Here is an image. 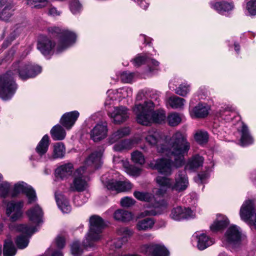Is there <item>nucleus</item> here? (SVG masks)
I'll list each match as a JSON object with an SVG mask.
<instances>
[{"instance_id":"63","label":"nucleus","mask_w":256,"mask_h":256,"mask_svg":"<svg viewBox=\"0 0 256 256\" xmlns=\"http://www.w3.org/2000/svg\"><path fill=\"white\" fill-rule=\"evenodd\" d=\"M122 142L125 149H130L132 148V142L130 140H124Z\"/></svg>"},{"instance_id":"4","label":"nucleus","mask_w":256,"mask_h":256,"mask_svg":"<svg viewBox=\"0 0 256 256\" xmlns=\"http://www.w3.org/2000/svg\"><path fill=\"white\" fill-rule=\"evenodd\" d=\"M48 31L54 36H58L59 38L56 47L58 52L63 50L76 42V34L68 30L54 26L49 28Z\"/></svg>"},{"instance_id":"29","label":"nucleus","mask_w":256,"mask_h":256,"mask_svg":"<svg viewBox=\"0 0 256 256\" xmlns=\"http://www.w3.org/2000/svg\"><path fill=\"white\" fill-rule=\"evenodd\" d=\"M50 144V138L48 135H44L36 148V152L40 156L45 154L48 151Z\"/></svg>"},{"instance_id":"7","label":"nucleus","mask_w":256,"mask_h":256,"mask_svg":"<svg viewBox=\"0 0 256 256\" xmlns=\"http://www.w3.org/2000/svg\"><path fill=\"white\" fill-rule=\"evenodd\" d=\"M82 170L77 169L74 173L72 182L70 184L68 191L70 192H82L88 187V184L83 173Z\"/></svg>"},{"instance_id":"49","label":"nucleus","mask_w":256,"mask_h":256,"mask_svg":"<svg viewBox=\"0 0 256 256\" xmlns=\"http://www.w3.org/2000/svg\"><path fill=\"white\" fill-rule=\"evenodd\" d=\"M17 230L27 234H32L34 232L36 228L28 226L27 224H21L17 226Z\"/></svg>"},{"instance_id":"55","label":"nucleus","mask_w":256,"mask_h":256,"mask_svg":"<svg viewBox=\"0 0 256 256\" xmlns=\"http://www.w3.org/2000/svg\"><path fill=\"white\" fill-rule=\"evenodd\" d=\"M246 8L250 15H256V1H248Z\"/></svg>"},{"instance_id":"22","label":"nucleus","mask_w":256,"mask_h":256,"mask_svg":"<svg viewBox=\"0 0 256 256\" xmlns=\"http://www.w3.org/2000/svg\"><path fill=\"white\" fill-rule=\"evenodd\" d=\"M102 156L100 152L96 151L92 152L85 160V164L94 168H98L101 164Z\"/></svg>"},{"instance_id":"16","label":"nucleus","mask_w":256,"mask_h":256,"mask_svg":"<svg viewBox=\"0 0 256 256\" xmlns=\"http://www.w3.org/2000/svg\"><path fill=\"white\" fill-rule=\"evenodd\" d=\"M26 214L30 222L37 225L42 222V218L44 212L42 208L38 204H36L28 209L26 212Z\"/></svg>"},{"instance_id":"6","label":"nucleus","mask_w":256,"mask_h":256,"mask_svg":"<svg viewBox=\"0 0 256 256\" xmlns=\"http://www.w3.org/2000/svg\"><path fill=\"white\" fill-rule=\"evenodd\" d=\"M90 230L87 238V242H96L100 238V234L104 226L102 218L98 216H92L90 218Z\"/></svg>"},{"instance_id":"45","label":"nucleus","mask_w":256,"mask_h":256,"mask_svg":"<svg viewBox=\"0 0 256 256\" xmlns=\"http://www.w3.org/2000/svg\"><path fill=\"white\" fill-rule=\"evenodd\" d=\"M132 160L136 164H142L145 162L142 154L138 151H135L132 153Z\"/></svg>"},{"instance_id":"64","label":"nucleus","mask_w":256,"mask_h":256,"mask_svg":"<svg viewBox=\"0 0 256 256\" xmlns=\"http://www.w3.org/2000/svg\"><path fill=\"white\" fill-rule=\"evenodd\" d=\"M114 148L116 151H121L125 149L122 141L115 144Z\"/></svg>"},{"instance_id":"62","label":"nucleus","mask_w":256,"mask_h":256,"mask_svg":"<svg viewBox=\"0 0 256 256\" xmlns=\"http://www.w3.org/2000/svg\"><path fill=\"white\" fill-rule=\"evenodd\" d=\"M150 63L154 68L149 66V70L150 72H153L154 70H158V67L159 66V62L154 59L151 58L148 60V64Z\"/></svg>"},{"instance_id":"13","label":"nucleus","mask_w":256,"mask_h":256,"mask_svg":"<svg viewBox=\"0 0 256 256\" xmlns=\"http://www.w3.org/2000/svg\"><path fill=\"white\" fill-rule=\"evenodd\" d=\"M0 19L8 21L13 16L15 10L14 4L10 1H0Z\"/></svg>"},{"instance_id":"17","label":"nucleus","mask_w":256,"mask_h":256,"mask_svg":"<svg viewBox=\"0 0 256 256\" xmlns=\"http://www.w3.org/2000/svg\"><path fill=\"white\" fill-rule=\"evenodd\" d=\"M192 216V211L190 208L177 206L171 210L170 216L175 220L188 218Z\"/></svg>"},{"instance_id":"47","label":"nucleus","mask_w":256,"mask_h":256,"mask_svg":"<svg viewBox=\"0 0 256 256\" xmlns=\"http://www.w3.org/2000/svg\"><path fill=\"white\" fill-rule=\"evenodd\" d=\"M26 4L32 8L40 9L47 6L48 2V1H28Z\"/></svg>"},{"instance_id":"20","label":"nucleus","mask_w":256,"mask_h":256,"mask_svg":"<svg viewBox=\"0 0 256 256\" xmlns=\"http://www.w3.org/2000/svg\"><path fill=\"white\" fill-rule=\"evenodd\" d=\"M225 237L228 242L234 244L240 242L241 234L236 226H232L226 230Z\"/></svg>"},{"instance_id":"59","label":"nucleus","mask_w":256,"mask_h":256,"mask_svg":"<svg viewBox=\"0 0 256 256\" xmlns=\"http://www.w3.org/2000/svg\"><path fill=\"white\" fill-rule=\"evenodd\" d=\"M136 201L132 198L125 197L120 200V204L124 207H130L134 205Z\"/></svg>"},{"instance_id":"14","label":"nucleus","mask_w":256,"mask_h":256,"mask_svg":"<svg viewBox=\"0 0 256 256\" xmlns=\"http://www.w3.org/2000/svg\"><path fill=\"white\" fill-rule=\"evenodd\" d=\"M168 204L164 200H161L158 201H155L152 204V208L146 210L141 213L142 216H154L160 214L162 212L164 209L166 208Z\"/></svg>"},{"instance_id":"38","label":"nucleus","mask_w":256,"mask_h":256,"mask_svg":"<svg viewBox=\"0 0 256 256\" xmlns=\"http://www.w3.org/2000/svg\"><path fill=\"white\" fill-rule=\"evenodd\" d=\"M214 6L216 10L221 12L231 10L233 6L232 3L228 2L227 1H218Z\"/></svg>"},{"instance_id":"8","label":"nucleus","mask_w":256,"mask_h":256,"mask_svg":"<svg viewBox=\"0 0 256 256\" xmlns=\"http://www.w3.org/2000/svg\"><path fill=\"white\" fill-rule=\"evenodd\" d=\"M23 206V201L17 202L12 201L8 204L6 214L8 216H10L11 221L15 222L22 216Z\"/></svg>"},{"instance_id":"44","label":"nucleus","mask_w":256,"mask_h":256,"mask_svg":"<svg viewBox=\"0 0 256 256\" xmlns=\"http://www.w3.org/2000/svg\"><path fill=\"white\" fill-rule=\"evenodd\" d=\"M181 118L177 113H172L168 116V121L170 126H175L181 122Z\"/></svg>"},{"instance_id":"11","label":"nucleus","mask_w":256,"mask_h":256,"mask_svg":"<svg viewBox=\"0 0 256 256\" xmlns=\"http://www.w3.org/2000/svg\"><path fill=\"white\" fill-rule=\"evenodd\" d=\"M107 134L108 126L106 122L98 124L90 132V138L95 142L104 139Z\"/></svg>"},{"instance_id":"34","label":"nucleus","mask_w":256,"mask_h":256,"mask_svg":"<svg viewBox=\"0 0 256 256\" xmlns=\"http://www.w3.org/2000/svg\"><path fill=\"white\" fill-rule=\"evenodd\" d=\"M66 148L62 142H56L54 146L52 156L54 158H62L64 156Z\"/></svg>"},{"instance_id":"3","label":"nucleus","mask_w":256,"mask_h":256,"mask_svg":"<svg viewBox=\"0 0 256 256\" xmlns=\"http://www.w3.org/2000/svg\"><path fill=\"white\" fill-rule=\"evenodd\" d=\"M154 104L152 100L145 102L144 104H136L134 108V111L136 116V121L138 123L148 126L152 122L162 124L166 120L164 110H154Z\"/></svg>"},{"instance_id":"15","label":"nucleus","mask_w":256,"mask_h":256,"mask_svg":"<svg viewBox=\"0 0 256 256\" xmlns=\"http://www.w3.org/2000/svg\"><path fill=\"white\" fill-rule=\"evenodd\" d=\"M79 116L80 114L76 110L66 112L62 116L60 124L66 129L70 130L74 125Z\"/></svg>"},{"instance_id":"1","label":"nucleus","mask_w":256,"mask_h":256,"mask_svg":"<svg viewBox=\"0 0 256 256\" xmlns=\"http://www.w3.org/2000/svg\"><path fill=\"white\" fill-rule=\"evenodd\" d=\"M170 149L163 153L171 159L162 158L157 160L154 163L151 162L150 166L163 175L170 176L172 172V166L176 168L182 166L184 163V156L187 155L190 149V143L185 134L180 131L174 134L170 139Z\"/></svg>"},{"instance_id":"58","label":"nucleus","mask_w":256,"mask_h":256,"mask_svg":"<svg viewBox=\"0 0 256 256\" xmlns=\"http://www.w3.org/2000/svg\"><path fill=\"white\" fill-rule=\"evenodd\" d=\"M56 246L59 249L63 248L66 244V237L62 235H58L55 239Z\"/></svg>"},{"instance_id":"27","label":"nucleus","mask_w":256,"mask_h":256,"mask_svg":"<svg viewBox=\"0 0 256 256\" xmlns=\"http://www.w3.org/2000/svg\"><path fill=\"white\" fill-rule=\"evenodd\" d=\"M52 138L54 140H64L66 136V132L64 128L57 124L52 127L50 132Z\"/></svg>"},{"instance_id":"18","label":"nucleus","mask_w":256,"mask_h":256,"mask_svg":"<svg viewBox=\"0 0 256 256\" xmlns=\"http://www.w3.org/2000/svg\"><path fill=\"white\" fill-rule=\"evenodd\" d=\"M188 177L185 172H179L175 178V183L172 184V190L180 192L185 190L188 185Z\"/></svg>"},{"instance_id":"23","label":"nucleus","mask_w":256,"mask_h":256,"mask_svg":"<svg viewBox=\"0 0 256 256\" xmlns=\"http://www.w3.org/2000/svg\"><path fill=\"white\" fill-rule=\"evenodd\" d=\"M73 169L72 164L70 163L66 164L60 166L56 170V174L57 177L64 179L71 175Z\"/></svg>"},{"instance_id":"25","label":"nucleus","mask_w":256,"mask_h":256,"mask_svg":"<svg viewBox=\"0 0 256 256\" xmlns=\"http://www.w3.org/2000/svg\"><path fill=\"white\" fill-rule=\"evenodd\" d=\"M114 218L116 220L127 222L132 220V214L128 210L123 209H118L114 212Z\"/></svg>"},{"instance_id":"52","label":"nucleus","mask_w":256,"mask_h":256,"mask_svg":"<svg viewBox=\"0 0 256 256\" xmlns=\"http://www.w3.org/2000/svg\"><path fill=\"white\" fill-rule=\"evenodd\" d=\"M126 172L130 175L138 176L140 175L142 169L134 166H129L126 167Z\"/></svg>"},{"instance_id":"36","label":"nucleus","mask_w":256,"mask_h":256,"mask_svg":"<svg viewBox=\"0 0 256 256\" xmlns=\"http://www.w3.org/2000/svg\"><path fill=\"white\" fill-rule=\"evenodd\" d=\"M134 196L138 200L150 202L154 198V195L148 192L135 191L134 192Z\"/></svg>"},{"instance_id":"28","label":"nucleus","mask_w":256,"mask_h":256,"mask_svg":"<svg viewBox=\"0 0 256 256\" xmlns=\"http://www.w3.org/2000/svg\"><path fill=\"white\" fill-rule=\"evenodd\" d=\"M17 252V250L10 239L4 240L3 247V256H14Z\"/></svg>"},{"instance_id":"31","label":"nucleus","mask_w":256,"mask_h":256,"mask_svg":"<svg viewBox=\"0 0 256 256\" xmlns=\"http://www.w3.org/2000/svg\"><path fill=\"white\" fill-rule=\"evenodd\" d=\"M198 240V248L200 250H204L214 243L212 240L204 234H200Z\"/></svg>"},{"instance_id":"19","label":"nucleus","mask_w":256,"mask_h":256,"mask_svg":"<svg viewBox=\"0 0 256 256\" xmlns=\"http://www.w3.org/2000/svg\"><path fill=\"white\" fill-rule=\"evenodd\" d=\"M108 116L113 118L115 124H119L124 122L128 118L127 108L124 107L116 108L112 113H108Z\"/></svg>"},{"instance_id":"41","label":"nucleus","mask_w":256,"mask_h":256,"mask_svg":"<svg viewBox=\"0 0 256 256\" xmlns=\"http://www.w3.org/2000/svg\"><path fill=\"white\" fill-rule=\"evenodd\" d=\"M11 186L10 184L4 182L0 184V196L4 198L8 197L10 195Z\"/></svg>"},{"instance_id":"60","label":"nucleus","mask_w":256,"mask_h":256,"mask_svg":"<svg viewBox=\"0 0 256 256\" xmlns=\"http://www.w3.org/2000/svg\"><path fill=\"white\" fill-rule=\"evenodd\" d=\"M70 5V10L73 14H76L79 12L81 8V4L79 1H71Z\"/></svg>"},{"instance_id":"9","label":"nucleus","mask_w":256,"mask_h":256,"mask_svg":"<svg viewBox=\"0 0 256 256\" xmlns=\"http://www.w3.org/2000/svg\"><path fill=\"white\" fill-rule=\"evenodd\" d=\"M240 216L242 220L256 222V212L254 200H248L242 204L240 210Z\"/></svg>"},{"instance_id":"43","label":"nucleus","mask_w":256,"mask_h":256,"mask_svg":"<svg viewBox=\"0 0 256 256\" xmlns=\"http://www.w3.org/2000/svg\"><path fill=\"white\" fill-rule=\"evenodd\" d=\"M228 224L227 220H222L215 221L210 226V229L212 232H218L225 228Z\"/></svg>"},{"instance_id":"24","label":"nucleus","mask_w":256,"mask_h":256,"mask_svg":"<svg viewBox=\"0 0 256 256\" xmlns=\"http://www.w3.org/2000/svg\"><path fill=\"white\" fill-rule=\"evenodd\" d=\"M55 198L58 207L64 212L68 213L70 211L69 201L63 194H56Z\"/></svg>"},{"instance_id":"37","label":"nucleus","mask_w":256,"mask_h":256,"mask_svg":"<svg viewBox=\"0 0 256 256\" xmlns=\"http://www.w3.org/2000/svg\"><path fill=\"white\" fill-rule=\"evenodd\" d=\"M156 181L160 186L172 190L173 183L172 179L166 176H158L156 178Z\"/></svg>"},{"instance_id":"46","label":"nucleus","mask_w":256,"mask_h":256,"mask_svg":"<svg viewBox=\"0 0 256 256\" xmlns=\"http://www.w3.org/2000/svg\"><path fill=\"white\" fill-rule=\"evenodd\" d=\"M83 252L79 242H74L71 245V252L74 256H80Z\"/></svg>"},{"instance_id":"12","label":"nucleus","mask_w":256,"mask_h":256,"mask_svg":"<svg viewBox=\"0 0 256 256\" xmlns=\"http://www.w3.org/2000/svg\"><path fill=\"white\" fill-rule=\"evenodd\" d=\"M106 186L109 190H116L120 192L130 190L132 187V184L126 181L111 180L107 182Z\"/></svg>"},{"instance_id":"39","label":"nucleus","mask_w":256,"mask_h":256,"mask_svg":"<svg viewBox=\"0 0 256 256\" xmlns=\"http://www.w3.org/2000/svg\"><path fill=\"white\" fill-rule=\"evenodd\" d=\"M24 194L27 197L28 204H31L35 202L37 200L36 192L30 186H26L25 189H24Z\"/></svg>"},{"instance_id":"35","label":"nucleus","mask_w":256,"mask_h":256,"mask_svg":"<svg viewBox=\"0 0 256 256\" xmlns=\"http://www.w3.org/2000/svg\"><path fill=\"white\" fill-rule=\"evenodd\" d=\"M185 100L183 98L174 96L169 98L168 102L173 108H182Z\"/></svg>"},{"instance_id":"50","label":"nucleus","mask_w":256,"mask_h":256,"mask_svg":"<svg viewBox=\"0 0 256 256\" xmlns=\"http://www.w3.org/2000/svg\"><path fill=\"white\" fill-rule=\"evenodd\" d=\"M130 133V130L128 128H123L116 132L112 136L116 140H117L128 135Z\"/></svg>"},{"instance_id":"2","label":"nucleus","mask_w":256,"mask_h":256,"mask_svg":"<svg viewBox=\"0 0 256 256\" xmlns=\"http://www.w3.org/2000/svg\"><path fill=\"white\" fill-rule=\"evenodd\" d=\"M42 71L40 66L22 60L12 64L10 69L0 75V98L8 100L12 98L18 88L14 76L18 75L22 80L32 78Z\"/></svg>"},{"instance_id":"57","label":"nucleus","mask_w":256,"mask_h":256,"mask_svg":"<svg viewBox=\"0 0 256 256\" xmlns=\"http://www.w3.org/2000/svg\"><path fill=\"white\" fill-rule=\"evenodd\" d=\"M134 78L132 73L126 72H123L120 75V80L124 83L130 82Z\"/></svg>"},{"instance_id":"5","label":"nucleus","mask_w":256,"mask_h":256,"mask_svg":"<svg viewBox=\"0 0 256 256\" xmlns=\"http://www.w3.org/2000/svg\"><path fill=\"white\" fill-rule=\"evenodd\" d=\"M145 139L149 144L156 148L158 152L164 153L170 149V142L168 146L164 136L158 132H150Z\"/></svg>"},{"instance_id":"54","label":"nucleus","mask_w":256,"mask_h":256,"mask_svg":"<svg viewBox=\"0 0 256 256\" xmlns=\"http://www.w3.org/2000/svg\"><path fill=\"white\" fill-rule=\"evenodd\" d=\"M189 92V86L187 84H180L176 90V93L180 96H184Z\"/></svg>"},{"instance_id":"21","label":"nucleus","mask_w":256,"mask_h":256,"mask_svg":"<svg viewBox=\"0 0 256 256\" xmlns=\"http://www.w3.org/2000/svg\"><path fill=\"white\" fill-rule=\"evenodd\" d=\"M240 132V143L242 146H246L254 142V138L250 134L248 126L244 122H242Z\"/></svg>"},{"instance_id":"42","label":"nucleus","mask_w":256,"mask_h":256,"mask_svg":"<svg viewBox=\"0 0 256 256\" xmlns=\"http://www.w3.org/2000/svg\"><path fill=\"white\" fill-rule=\"evenodd\" d=\"M28 237L27 236L20 235L16 237L15 240V243L19 249L26 248L28 244Z\"/></svg>"},{"instance_id":"51","label":"nucleus","mask_w":256,"mask_h":256,"mask_svg":"<svg viewBox=\"0 0 256 256\" xmlns=\"http://www.w3.org/2000/svg\"><path fill=\"white\" fill-rule=\"evenodd\" d=\"M26 186L23 184H14V187L11 192L10 196L12 198H14L18 196L20 192L24 194V189H25Z\"/></svg>"},{"instance_id":"61","label":"nucleus","mask_w":256,"mask_h":256,"mask_svg":"<svg viewBox=\"0 0 256 256\" xmlns=\"http://www.w3.org/2000/svg\"><path fill=\"white\" fill-rule=\"evenodd\" d=\"M232 113V110L228 109H225L223 112H222L221 116L226 120H232L234 116H232L231 114Z\"/></svg>"},{"instance_id":"56","label":"nucleus","mask_w":256,"mask_h":256,"mask_svg":"<svg viewBox=\"0 0 256 256\" xmlns=\"http://www.w3.org/2000/svg\"><path fill=\"white\" fill-rule=\"evenodd\" d=\"M119 232L122 236V239L123 240H127L128 238L130 237L133 234L132 230L128 228H122L120 229Z\"/></svg>"},{"instance_id":"48","label":"nucleus","mask_w":256,"mask_h":256,"mask_svg":"<svg viewBox=\"0 0 256 256\" xmlns=\"http://www.w3.org/2000/svg\"><path fill=\"white\" fill-rule=\"evenodd\" d=\"M208 134L206 132H200L194 135L196 140L200 144L206 143L208 140Z\"/></svg>"},{"instance_id":"40","label":"nucleus","mask_w":256,"mask_h":256,"mask_svg":"<svg viewBox=\"0 0 256 256\" xmlns=\"http://www.w3.org/2000/svg\"><path fill=\"white\" fill-rule=\"evenodd\" d=\"M150 57L146 54H138L133 59V63L136 66H140L146 63L148 64Z\"/></svg>"},{"instance_id":"10","label":"nucleus","mask_w":256,"mask_h":256,"mask_svg":"<svg viewBox=\"0 0 256 256\" xmlns=\"http://www.w3.org/2000/svg\"><path fill=\"white\" fill-rule=\"evenodd\" d=\"M37 48L44 56L50 54L56 46V42L46 36L40 37L37 42Z\"/></svg>"},{"instance_id":"26","label":"nucleus","mask_w":256,"mask_h":256,"mask_svg":"<svg viewBox=\"0 0 256 256\" xmlns=\"http://www.w3.org/2000/svg\"><path fill=\"white\" fill-rule=\"evenodd\" d=\"M208 114V110L205 104H198L192 109L191 115L196 118H204Z\"/></svg>"},{"instance_id":"33","label":"nucleus","mask_w":256,"mask_h":256,"mask_svg":"<svg viewBox=\"0 0 256 256\" xmlns=\"http://www.w3.org/2000/svg\"><path fill=\"white\" fill-rule=\"evenodd\" d=\"M169 252L166 248L161 244H154L152 256H168Z\"/></svg>"},{"instance_id":"32","label":"nucleus","mask_w":256,"mask_h":256,"mask_svg":"<svg viewBox=\"0 0 256 256\" xmlns=\"http://www.w3.org/2000/svg\"><path fill=\"white\" fill-rule=\"evenodd\" d=\"M154 224V221L152 218H146L139 220L136 226V228L138 230H147L152 228Z\"/></svg>"},{"instance_id":"53","label":"nucleus","mask_w":256,"mask_h":256,"mask_svg":"<svg viewBox=\"0 0 256 256\" xmlns=\"http://www.w3.org/2000/svg\"><path fill=\"white\" fill-rule=\"evenodd\" d=\"M153 244H150L149 245L144 244L142 246L139 248V251L140 252L148 256H152V250L153 248Z\"/></svg>"},{"instance_id":"30","label":"nucleus","mask_w":256,"mask_h":256,"mask_svg":"<svg viewBox=\"0 0 256 256\" xmlns=\"http://www.w3.org/2000/svg\"><path fill=\"white\" fill-rule=\"evenodd\" d=\"M204 158L202 156L199 155L194 156L188 160L186 168L191 170H195L202 166Z\"/></svg>"}]
</instances>
